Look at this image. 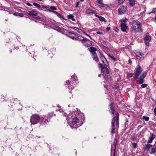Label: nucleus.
<instances>
[{"label": "nucleus", "instance_id": "14", "mask_svg": "<svg viewBox=\"0 0 156 156\" xmlns=\"http://www.w3.org/2000/svg\"><path fill=\"white\" fill-rule=\"evenodd\" d=\"M151 39V37L149 35H146L144 39L145 41V44L147 46H149V41Z\"/></svg>", "mask_w": 156, "mask_h": 156}, {"label": "nucleus", "instance_id": "53", "mask_svg": "<svg viewBox=\"0 0 156 156\" xmlns=\"http://www.w3.org/2000/svg\"><path fill=\"white\" fill-rule=\"evenodd\" d=\"M27 5L29 6H32V5L31 4H30L29 3H27Z\"/></svg>", "mask_w": 156, "mask_h": 156}, {"label": "nucleus", "instance_id": "13", "mask_svg": "<svg viewBox=\"0 0 156 156\" xmlns=\"http://www.w3.org/2000/svg\"><path fill=\"white\" fill-rule=\"evenodd\" d=\"M100 57L101 60L102 61V62L104 63L105 66L107 67L108 66H109V64L105 58L101 54Z\"/></svg>", "mask_w": 156, "mask_h": 156}, {"label": "nucleus", "instance_id": "59", "mask_svg": "<svg viewBox=\"0 0 156 156\" xmlns=\"http://www.w3.org/2000/svg\"><path fill=\"white\" fill-rule=\"evenodd\" d=\"M99 65L101 67H102V66H103V65L102 64H101L100 63L99 64Z\"/></svg>", "mask_w": 156, "mask_h": 156}, {"label": "nucleus", "instance_id": "42", "mask_svg": "<svg viewBox=\"0 0 156 156\" xmlns=\"http://www.w3.org/2000/svg\"><path fill=\"white\" fill-rule=\"evenodd\" d=\"M61 28L60 27H57L55 29V30L58 32H59L61 30Z\"/></svg>", "mask_w": 156, "mask_h": 156}, {"label": "nucleus", "instance_id": "10", "mask_svg": "<svg viewBox=\"0 0 156 156\" xmlns=\"http://www.w3.org/2000/svg\"><path fill=\"white\" fill-rule=\"evenodd\" d=\"M97 2L99 4V8L101 9H105L107 8V5L103 4L102 0H97Z\"/></svg>", "mask_w": 156, "mask_h": 156}, {"label": "nucleus", "instance_id": "5", "mask_svg": "<svg viewBox=\"0 0 156 156\" xmlns=\"http://www.w3.org/2000/svg\"><path fill=\"white\" fill-rule=\"evenodd\" d=\"M101 71L103 73V76L105 79L107 80L110 77L108 70L107 68H102Z\"/></svg>", "mask_w": 156, "mask_h": 156}, {"label": "nucleus", "instance_id": "35", "mask_svg": "<svg viewBox=\"0 0 156 156\" xmlns=\"http://www.w3.org/2000/svg\"><path fill=\"white\" fill-rule=\"evenodd\" d=\"M155 12H156V8H153L152 11L151 12L148 13V14H150L151 13H154Z\"/></svg>", "mask_w": 156, "mask_h": 156}, {"label": "nucleus", "instance_id": "11", "mask_svg": "<svg viewBox=\"0 0 156 156\" xmlns=\"http://www.w3.org/2000/svg\"><path fill=\"white\" fill-rule=\"evenodd\" d=\"M134 53L137 59L139 60L141 59L142 57L144 55V53L140 51H135Z\"/></svg>", "mask_w": 156, "mask_h": 156}, {"label": "nucleus", "instance_id": "2", "mask_svg": "<svg viewBox=\"0 0 156 156\" xmlns=\"http://www.w3.org/2000/svg\"><path fill=\"white\" fill-rule=\"evenodd\" d=\"M115 117H114L112 119V128L111 131V132L113 133H115V126L117 127L119 124V115L118 112H116L115 113Z\"/></svg>", "mask_w": 156, "mask_h": 156}, {"label": "nucleus", "instance_id": "37", "mask_svg": "<svg viewBox=\"0 0 156 156\" xmlns=\"http://www.w3.org/2000/svg\"><path fill=\"white\" fill-rule=\"evenodd\" d=\"M132 145H133V147L134 148H136L137 146V144L135 143H132Z\"/></svg>", "mask_w": 156, "mask_h": 156}, {"label": "nucleus", "instance_id": "40", "mask_svg": "<svg viewBox=\"0 0 156 156\" xmlns=\"http://www.w3.org/2000/svg\"><path fill=\"white\" fill-rule=\"evenodd\" d=\"M125 0H118L119 4H122L124 2Z\"/></svg>", "mask_w": 156, "mask_h": 156}, {"label": "nucleus", "instance_id": "38", "mask_svg": "<svg viewBox=\"0 0 156 156\" xmlns=\"http://www.w3.org/2000/svg\"><path fill=\"white\" fill-rule=\"evenodd\" d=\"M77 31L78 33L82 34L83 33V34H85V32H84L82 30L79 29Z\"/></svg>", "mask_w": 156, "mask_h": 156}, {"label": "nucleus", "instance_id": "58", "mask_svg": "<svg viewBox=\"0 0 156 156\" xmlns=\"http://www.w3.org/2000/svg\"><path fill=\"white\" fill-rule=\"evenodd\" d=\"M154 113H156V107L154 109Z\"/></svg>", "mask_w": 156, "mask_h": 156}, {"label": "nucleus", "instance_id": "48", "mask_svg": "<svg viewBox=\"0 0 156 156\" xmlns=\"http://www.w3.org/2000/svg\"><path fill=\"white\" fill-rule=\"evenodd\" d=\"M97 34H103V33L101 31H98L97 32Z\"/></svg>", "mask_w": 156, "mask_h": 156}, {"label": "nucleus", "instance_id": "23", "mask_svg": "<svg viewBox=\"0 0 156 156\" xmlns=\"http://www.w3.org/2000/svg\"><path fill=\"white\" fill-rule=\"evenodd\" d=\"M152 147V145L150 144H147L146 145V146L144 148V150L145 151H148L149 149Z\"/></svg>", "mask_w": 156, "mask_h": 156}, {"label": "nucleus", "instance_id": "62", "mask_svg": "<svg viewBox=\"0 0 156 156\" xmlns=\"http://www.w3.org/2000/svg\"><path fill=\"white\" fill-rule=\"evenodd\" d=\"M58 107L59 108H61V107H60V106H58Z\"/></svg>", "mask_w": 156, "mask_h": 156}, {"label": "nucleus", "instance_id": "32", "mask_svg": "<svg viewBox=\"0 0 156 156\" xmlns=\"http://www.w3.org/2000/svg\"><path fill=\"white\" fill-rule=\"evenodd\" d=\"M143 118L146 121H148L149 120V117L148 116H145L143 117Z\"/></svg>", "mask_w": 156, "mask_h": 156}, {"label": "nucleus", "instance_id": "25", "mask_svg": "<svg viewBox=\"0 0 156 156\" xmlns=\"http://www.w3.org/2000/svg\"><path fill=\"white\" fill-rule=\"evenodd\" d=\"M96 49L93 47H91L90 48V51L92 54L96 53Z\"/></svg>", "mask_w": 156, "mask_h": 156}, {"label": "nucleus", "instance_id": "60", "mask_svg": "<svg viewBox=\"0 0 156 156\" xmlns=\"http://www.w3.org/2000/svg\"><path fill=\"white\" fill-rule=\"evenodd\" d=\"M101 74H99L98 75V76H99V77H101Z\"/></svg>", "mask_w": 156, "mask_h": 156}, {"label": "nucleus", "instance_id": "44", "mask_svg": "<svg viewBox=\"0 0 156 156\" xmlns=\"http://www.w3.org/2000/svg\"><path fill=\"white\" fill-rule=\"evenodd\" d=\"M114 30L116 32H118L119 30V29L117 27L114 28Z\"/></svg>", "mask_w": 156, "mask_h": 156}, {"label": "nucleus", "instance_id": "21", "mask_svg": "<svg viewBox=\"0 0 156 156\" xmlns=\"http://www.w3.org/2000/svg\"><path fill=\"white\" fill-rule=\"evenodd\" d=\"M95 16L98 18L99 20L101 21H104L105 20V18L101 16H99L96 14H95Z\"/></svg>", "mask_w": 156, "mask_h": 156}, {"label": "nucleus", "instance_id": "12", "mask_svg": "<svg viewBox=\"0 0 156 156\" xmlns=\"http://www.w3.org/2000/svg\"><path fill=\"white\" fill-rule=\"evenodd\" d=\"M127 9L126 7L124 6H120L118 9V12L119 14L124 13L126 11Z\"/></svg>", "mask_w": 156, "mask_h": 156}, {"label": "nucleus", "instance_id": "45", "mask_svg": "<svg viewBox=\"0 0 156 156\" xmlns=\"http://www.w3.org/2000/svg\"><path fill=\"white\" fill-rule=\"evenodd\" d=\"M80 4V2L79 1L78 2L76 3V8L78 7V6H79V5Z\"/></svg>", "mask_w": 156, "mask_h": 156}, {"label": "nucleus", "instance_id": "9", "mask_svg": "<svg viewBox=\"0 0 156 156\" xmlns=\"http://www.w3.org/2000/svg\"><path fill=\"white\" fill-rule=\"evenodd\" d=\"M67 35L68 36L73 39L78 40L79 41L80 40L79 37L75 34L72 32H68L67 34Z\"/></svg>", "mask_w": 156, "mask_h": 156}, {"label": "nucleus", "instance_id": "6", "mask_svg": "<svg viewBox=\"0 0 156 156\" xmlns=\"http://www.w3.org/2000/svg\"><path fill=\"white\" fill-rule=\"evenodd\" d=\"M142 70V68L140 66H138L136 69L134 73L135 79H136L138 78L139 76L141 73Z\"/></svg>", "mask_w": 156, "mask_h": 156}, {"label": "nucleus", "instance_id": "22", "mask_svg": "<svg viewBox=\"0 0 156 156\" xmlns=\"http://www.w3.org/2000/svg\"><path fill=\"white\" fill-rule=\"evenodd\" d=\"M57 9V8L56 7L54 6H51L50 8H48L47 9V11L52 12L53 11V10H56Z\"/></svg>", "mask_w": 156, "mask_h": 156}, {"label": "nucleus", "instance_id": "1", "mask_svg": "<svg viewBox=\"0 0 156 156\" xmlns=\"http://www.w3.org/2000/svg\"><path fill=\"white\" fill-rule=\"evenodd\" d=\"M52 115V113L51 115L49 113L47 115H43L42 116L40 117L37 115H33L31 117L30 122L31 125L36 124L38 122H40L42 125H45L48 122V119Z\"/></svg>", "mask_w": 156, "mask_h": 156}, {"label": "nucleus", "instance_id": "20", "mask_svg": "<svg viewBox=\"0 0 156 156\" xmlns=\"http://www.w3.org/2000/svg\"><path fill=\"white\" fill-rule=\"evenodd\" d=\"M67 17L68 19L71 20L73 21H76V19L74 18V16L72 14L68 15L67 16Z\"/></svg>", "mask_w": 156, "mask_h": 156}, {"label": "nucleus", "instance_id": "19", "mask_svg": "<svg viewBox=\"0 0 156 156\" xmlns=\"http://www.w3.org/2000/svg\"><path fill=\"white\" fill-rule=\"evenodd\" d=\"M114 106L113 103H112L109 105V108L110 110H111L112 113L114 114L115 109H114Z\"/></svg>", "mask_w": 156, "mask_h": 156}, {"label": "nucleus", "instance_id": "26", "mask_svg": "<svg viewBox=\"0 0 156 156\" xmlns=\"http://www.w3.org/2000/svg\"><path fill=\"white\" fill-rule=\"evenodd\" d=\"M94 12V11L90 9H88L87 10V13L88 14L93 13Z\"/></svg>", "mask_w": 156, "mask_h": 156}, {"label": "nucleus", "instance_id": "3", "mask_svg": "<svg viewBox=\"0 0 156 156\" xmlns=\"http://www.w3.org/2000/svg\"><path fill=\"white\" fill-rule=\"evenodd\" d=\"M132 28L136 32H140L142 31L141 24L137 20H134L132 23Z\"/></svg>", "mask_w": 156, "mask_h": 156}, {"label": "nucleus", "instance_id": "50", "mask_svg": "<svg viewBox=\"0 0 156 156\" xmlns=\"http://www.w3.org/2000/svg\"><path fill=\"white\" fill-rule=\"evenodd\" d=\"M52 12L55 13V14L56 15H57L58 14V13L57 12H56V11H52Z\"/></svg>", "mask_w": 156, "mask_h": 156}, {"label": "nucleus", "instance_id": "47", "mask_svg": "<svg viewBox=\"0 0 156 156\" xmlns=\"http://www.w3.org/2000/svg\"><path fill=\"white\" fill-rule=\"evenodd\" d=\"M72 29H73L74 30H76L77 31L78 28L76 27H73L72 28Z\"/></svg>", "mask_w": 156, "mask_h": 156}, {"label": "nucleus", "instance_id": "64", "mask_svg": "<svg viewBox=\"0 0 156 156\" xmlns=\"http://www.w3.org/2000/svg\"><path fill=\"white\" fill-rule=\"evenodd\" d=\"M155 20H156V16L155 17Z\"/></svg>", "mask_w": 156, "mask_h": 156}, {"label": "nucleus", "instance_id": "15", "mask_svg": "<svg viewBox=\"0 0 156 156\" xmlns=\"http://www.w3.org/2000/svg\"><path fill=\"white\" fill-rule=\"evenodd\" d=\"M121 29L122 31L127 32L129 30L128 27L126 24H121Z\"/></svg>", "mask_w": 156, "mask_h": 156}, {"label": "nucleus", "instance_id": "41", "mask_svg": "<svg viewBox=\"0 0 156 156\" xmlns=\"http://www.w3.org/2000/svg\"><path fill=\"white\" fill-rule=\"evenodd\" d=\"M133 75V74L132 73H128L127 75V76L128 77L130 78L132 77Z\"/></svg>", "mask_w": 156, "mask_h": 156}, {"label": "nucleus", "instance_id": "7", "mask_svg": "<svg viewBox=\"0 0 156 156\" xmlns=\"http://www.w3.org/2000/svg\"><path fill=\"white\" fill-rule=\"evenodd\" d=\"M80 41H83V43L86 47H89L92 45L91 41L86 38H84L83 39H80Z\"/></svg>", "mask_w": 156, "mask_h": 156}, {"label": "nucleus", "instance_id": "36", "mask_svg": "<svg viewBox=\"0 0 156 156\" xmlns=\"http://www.w3.org/2000/svg\"><path fill=\"white\" fill-rule=\"evenodd\" d=\"M42 9H44L45 11H47V9H48L49 8L47 7L45 5H42Z\"/></svg>", "mask_w": 156, "mask_h": 156}, {"label": "nucleus", "instance_id": "17", "mask_svg": "<svg viewBox=\"0 0 156 156\" xmlns=\"http://www.w3.org/2000/svg\"><path fill=\"white\" fill-rule=\"evenodd\" d=\"M27 14L30 16L34 17L35 16H36V15H37V12L35 11H28Z\"/></svg>", "mask_w": 156, "mask_h": 156}, {"label": "nucleus", "instance_id": "54", "mask_svg": "<svg viewBox=\"0 0 156 156\" xmlns=\"http://www.w3.org/2000/svg\"><path fill=\"white\" fill-rule=\"evenodd\" d=\"M131 64L132 63V61L130 59H129L128 61Z\"/></svg>", "mask_w": 156, "mask_h": 156}, {"label": "nucleus", "instance_id": "61", "mask_svg": "<svg viewBox=\"0 0 156 156\" xmlns=\"http://www.w3.org/2000/svg\"><path fill=\"white\" fill-rule=\"evenodd\" d=\"M84 0H80V1L81 2H83L84 1Z\"/></svg>", "mask_w": 156, "mask_h": 156}, {"label": "nucleus", "instance_id": "4", "mask_svg": "<svg viewBox=\"0 0 156 156\" xmlns=\"http://www.w3.org/2000/svg\"><path fill=\"white\" fill-rule=\"evenodd\" d=\"M79 120L76 117L74 118L72 122V124L70 125L71 127L73 128H77L81 125V124H78L79 123Z\"/></svg>", "mask_w": 156, "mask_h": 156}, {"label": "nucleus", "instance_id": "24", "mask_svg": "<svg viewBox=\"0 0 156 156\" xmlns=\"http://www.w3.org/2000/svg\"><path fill=\"white\" fill-rule=\"evenodd\" d=\"M92 57L93 58V59L95 60L96 61H98V57L97 56V54L96 53H94L93 54H92Z\"/></svg>", "mask_w": 156, "mask_h": 156}, {"label": "nucleus", "instance_id": "51", "mask_svg": "<svg viewBox=\"0 0 156 156\" xmlns=\"http://www.w3.org/2000/svg\"><path fill=\"white\" fill-rule=\"evenodd\" d=\"M63 112V113H62V114H63V115H65L66 116V117L67 116V115H66L67 114L66 112Z\"/></svg>", "mask_w": 156, "mask_h": 156}, {"label": "nucleus", "instance_id": "28", "mask_svg": "<svg viewBox=\"0 0 156 156\" xmlns=\"http://www.w3.org/2000/svg\"><path fill=\"white\" fill-rule=\"evenodd\" d=\"M14 15L16 16H19L20 17H23V15L22 13H19L18 12H15L14 13Z\"/></svg>", "mask_w": 156, "mask_h": 156}, {"label": "nucleus", "instance_id": "34", "mask_svg": "<svg viewBox=\"0 0 156 156\" xmlns=\"http://www.w3.org/2000/svg\"><path fill=\"white\" fill-rule=\"evenodd\" d=\"M114 141V151H115L116 149V147L117 144V140H115Z\"/></svg>", "mask_w": 156, "mask_h": 156}, {"label": "nucleus", "instance_id": "18", "mask_svg": "<svg viewBox=\"0 0 156 156\" xmlns=\"http://www.w3.org/2000/svg\"><path fill=\"white\" fill-rule=\"evenodd\" d=\"M66 85L68 86V88L70 89H73L74 87L72 86L73 85H71L70 82L69 81V80H68L66 81ZM72 84L73 85V83H72Z\"/></svg>", "mask_w": 156, "mask_h": 156}, {"label": "nucleus", "instance_id": "56", "mask_svg": "<svg viewBox=\"0 0 156 156\" xmlns=\"http://www.w3.org/2000/svg\"><path fill=\"white\" fill-rule=\"evenodd\" d=\"M58 110L60 112H62V109H58L57 110Z\"/></svg>", "mask_w": 156, "mask_h": 156}, {"label": "nucleus", "instance_id": "52", "mask_svg": "<svg viewBox=\"0 0 156 156\" xmlns=\"http://www.w3.org/2000/svg\"><path fill=\"white\" fill-rule=\"evenodd\" d=\"M84 34H85V35H86L87 36H88L89 37H90V39H91V37L88 34H86L85 33Z\"/></svg>", "mask_w": 156, "mask_h": 156}, {"label": "nucleus", "instance_id": "29", "mask_svg": "<svg viewBox=\"0 0 156 156\" xmlns=\"http://www.w3.org/2000/svg\"><path fill=\"white\" fill-rule=\"evenodd\" d=\"M156 152V147L153 148L151 149V152H150L151 154H152Z\"/></svg>", "mask_w": 156, "mask_h": 156}, {"label": "nucleus", "instance_id": "49", "mask_svg": "<svg viewBox=\"0 0 156 156\" xmlns=\"http://www.w3.org/2000/svg\"><path fill=\"white\" fill-rule=\"evenodd\" d=\"M57 16L58 17H59L60 18H61L62 17V16L60 14H59V13L57 15Z\"/></svg>", "mask_w": 156, "mask_h": 156}, {"label": "nucleus", "instance_id": "16", "mask_svg": "<svg viewBox=\"0 0 156 156\" xmlns=\"http://www.w3.org/2000/svg\"><path fill=\"white\" fill-rule=\"evenodd\" d=\"M155 137V135L153 133L151 134V136L149 137L147 143L151 144L152 143L153 140Z\"/></svg>", "mask_w": 156, "mask_h": 156}, {"label": "nucleus", "instance_id": "39", "mask_svg": "<svg viewBox=\"0 0 156 156\" xmlns=\"http://www.w3.org/2000/svg\"><path fill=\"white\" fill-rule=\"evenodd\" d=\"M147 86V84H143L141 85V87L143 88L146 87Z\"/></svg>", "mask_w": 156, "mask_h": 156}, {"label": "nucleus", "instance_id": "30", "mask_svg": "<svg viewBox=\"0 0 156 156\" xmlns=\"http://www.w3.org/2000/svg\"><path fill=\"white\" fill-rule=\"evenodd\" d=\"M126 18L122 20L121 21V24H126L125 23L126 22Z\"/></svg>", "mask_w": 156, "mask_h": 156}, {"label": "nucleus", "instance_id": "43", "mask_svg": "<svg viewBox=\"0 0 156 156\" xmlns=\"http://www.w3.org/2000/svg\"><path fill=\"white\" fill-rule=\"evenodd\" d=\"M59 32H60L63 34L65 32L64 29L63 28H61V30L59 31Z\"/></svg>", "mask_w": 156, "mask_h": 156}, {"label": "nucleus", "instance_id": "57", "mask_svg": "<svg viewBox=\"0 0 156 156\" xmlns=\"http://www.w3.org/2000/svg\"><path fill=\"white\" fill-rule=\"evenodd\" d=\"M106 29L107 30H110V27H107V28H106Z\"/></svg>", "mask_w": 156, "mask_h": 156}, {"label": "nucleus", "instance_id": "33", "mask_svg": "<svg viewBox=\"0 0 156 156\" xmlns=\"http://www.w3.org/2000/svg\"><path fill=\"white\" fill-rule=\"evenodd\" d=\"M33 5L34 6H35L38 8H40L41 7L40 5V4H37V3H34L33 4Z\"/></svg>", "mask_w": 156, "mask_h": 156}, {"label": "nucleus", "instance_id": "8", "mask_svg": "<svg viewBox=\"0 0 156 156\" xmlns=\"http://www.w3.org/2000/svg\"><path fill=\"white\" fill-rule=\"evenodd\" d=\"M147 74V73L146 72H144L142 73L139 80L137 81V83L138 84H141L144 83L143 80L146 76Z\"/></svg>", "mask_w": 156, "mask_h": 156}, {"label": "nucleus", "instance_id": "46", "mask_svg": "<svg viewBox=\"0 0 156 156\" xmlns=\"http://www.w3.org/2000/svg\"><path fill=\"white\" fill-rule=\"evenodd\" d=\"M34 17V18L37 19H40V17L39 16H37V15H36V16H35Z\"/></svg>", "mask_w": 156, "mask_h": 156}, {"label": "nucleus", "instance_id": "31", "mask_svg": "<svg viewBox=\"0 0 156 156\" xmlns=\"http://www.w3.org/2000/svg\"><path fill=\"white\" fill-rule=\"evenodd\" d=\"M108 55L114 61L115 60V58L114 57L113 55L112 54H109Z\"/></svg>", "mask_w": 156, "mask_h": 156}, {"label": "nucleus", "instance_id": "27", "mask_svg": "<svg viewBox=\"0 0 156 156\" xmlns=\"http://www.w3.org/2000/svg\"><path fill=\"white\" fill-rule=\"evenodd\" d=\"M129 3L131 6H134L135 4V0H129Z\"/></svg>", "mask_w": 156, "mask_h": 156}, {"label": "nucleus", "instance_id": "63", "mask_svg": "<svg viewBox=\"0 0 156 156\" xmlns=\"http://www.w3.org/2000/svg\"><path fill=\"white\" fill-rule=\"evenodd\" d=\"M154 113L155 115L156 116V113Z\"/></svg>", "mask_w": 156, "mask_h": 156}, {"label": "nucleus", "instance_id": "55", "mask_svg": "<svg viewBox=\"0 0 156 156\" xmlns=\"http://www.w3.org/2000/svg\"><path fill=\"white\" fill-rule=\"evenodd\" d=\"M45 27H49V25L48 24H45Z\"/></svg>", "mask_w": 156, "mask_h": 156}]
</instances>
